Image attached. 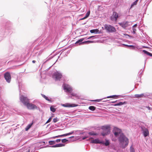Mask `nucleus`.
Instances as JSON below:
<instances>
[{
    "label": "nucleus",
    "mask_w": 152,
    "mask_h": 152,
    "mask_svg": "<svg viewBox=\"0 0 152 152\" xmlns=\"http://www.w3.org/2000/svg\"><path fill=\"white\" fill-rule=\"evenodd\" d=\"M118 140L119 143L123 148H125L127 146L129 142V139L124 133H121L118 138Z\"/></svg>",
    "instance_id": "f257e3e1"
},
{
    "label": "nucleus",
    "mask_w": 152,
    "mask_h": 152,
    "mask_svg": "<svg viewBox=\"0 0 152 152\" xmlns=\"http://www.w3.org/2000/svg\"><path fill=\"white\" fill-rule=\"evenodd\" d=\"M56 35V32H51L49 36L47 38L45 41V44H52L55 40L54 38Z\"/></svg>",
    "instance_id": "f03ea898"
},
{
    "label": "nucleus",
    "mask_w": 152,
    "mask_h": 152,
    "mask_svg": "<svg viewBox=\"0 0 152 152\" xmlns=\"http://www.w3.org/2000/svg\"><path fill=\"white\" fill-rule=\"evenodd\" d=\"M101 129L103 130L101 134L103 136L109 134L110 132V126L109 125H105L102 126Z\"/></svg>",
    "instance_id": "7ed1b4c3"
},
{
    "label": "nucleus",
    "mask_w": 152,
    "mask_h": 152,
    "mask_svg": "<svg viewBox=\"0 0 152 152\" xmlns=\"http://www.w3.org/2000/svg\"><path fill=\"white\" fill-rule=\"evenodd\" d=\"M104 28L107 32L113 33L116 31V29L115 27L110 25H105Z\"/></svg>",
    "instance_id": "20e7f679"
},
{
    "label": "nucleus",
    "mask_w": 152,
    "mask_h": 152,
    "mask_svg": "<svg viewBox=\"0 0 152 152\" xmlns=\"http://www.w3.org/2000/svg\"><path fill=\"white\" fill-rule=\"evenodd\" d=\"M20 101L26 106L28 105L29 102V99L23 95L20 96Z\"/></svg>",
    "instance_id": "39448f33"
},
{
    "label": "nucleus",
    "mask_w": 152,
    "mask_h": 152,
    "mask_svg": "<svg viewBox=\"0 0 152 152\" xmlns=\"http://www.w3.org/2000/svg\"><path fill=\"white\" fill-rule=\"evenodd\" d=\"M120 16L115 11H113L112 15L110 17V19L113 21L116 22Z\"/></svg>",
    "instance_id": "423d86ee"
},
{
    "label": "nucleus",
    "mask_w": 152,
    "mask_h": 152,
    "mask_svg": "<svg viewBox=\"0 0 152 152\" xmlns=\"http://www.w3.org/2000/svg\"><path fill=\"white\" fill-rule=\"evenodd\" d=\"M63 86L64 90L66 93H71L72 92V89L70 85L67 84H64Z\"/></svg>",
    "instance_id": "0eeeda50"
},
{
    "label": "nucleus",
    "mask_w": 152,
    "mask_h": 152,
    "mask_svg": "<svg viewBox=\"0 0 152 152\" xmlns=\"http://www.w3.org/2000/svg\"><path fill=\"white\" fill-rule=\"evenodd\" d=\"M83 39H81L77 41L75 43V44L77 45H80L85 43H90L94 42L93 41L88 40L86 41L83 42Z\"/></svg>",
    "instance_id": "6e6552de"
},
{
    "label": "nucleus",
    "mask_w": 152,
    "mask_h": 152,
    "mask_svg": "<svg viewBox=\"0 0 152 152\" xmlns=\"http://www.w3.org/2000/svg\"><path fill=\"white\" fill-rule=\"evenodd\" d=\"M62 74L58 72H55L53 76V78L55 79L56 81L59 80L62 77Z\"/></svg>",
    "instance_id": "1a4fd4ad"
},
{
    "label": "nucleus",
    "mask_w": 152,
    "mask_h": 152,
    "mask_svg": "<svg viewBox=\"0 0 152 152\" xmlns=\"http://www.w3.org/2000/svg\"><path fill=\"white\" fill-rule=\"evenodd\" d=\"M113 133L116 137H118L121 133H123L122 132L121 130L117 128H114Z\"/></svg>",
    "instance_id": "9d476101"
},
{
    "label": "nucleus",
    "mask_w": 152,
    "mask_h": 152,
    "mask_svg": "<svg viewBox=\"0 0 152 152\" xmlns=\"http://www.w3.org/2000/svg\"><path fill=\"white\" fill-rule=\"evenodd\" d=\"M28 108L31 110H34L36 109L37 110H39V107H37L36 105L32 104L30 103L29 102L28 104V105H26Z\"/></svg>",
    "instance_id": "9b49d317"
},
{
    "label": "nucleus",
    "mask_w": 152,
    "mask_h": 152,
    "mask_svg": "<svg viewBox=\"0 0 152 152\" xmlns=\"http://www.w3.org/2000/svg\"><path fill=\"white\" fill-rule=\"evenodd\" d=\"M129 23H130L128 21H123L119 23L118 24L122 28L126 29L129 25Z\"/></svg>",
    "instance_id": "f8f14e48"
},
{
    "label": "nucleus",
    "mask_w": 152,
    "mask_h": 152,
    "mask_svg": "<svg viewBox=\"0 0 152 152\" xmlns=\"http://www.w3.org/2000/svg\"><path fill=\"white\" fill-rule=\"evenodd\" d=\"M4 76L6 81L8 83H10V82L11 78L10 73L8 72H6L4 74Z\"/></svg>",
    "instance_id": "ddd939ff"
},
{
    "label": "nucleus",
    "mask_w": 152,
    "mask_h": 152,
    "mask_svg": "<svg viewBox=\"0 0 152 152\" xmlns=\"http://www.w3.org/2000/svg\"><path fill=\"white\" fill-rule=\"evenodd\" d=\"M80 96L78 94L74 93H72L71 94L70 96L69 97L72 99H73L74 100H76L79 99Z\"/></svg>",
    "instance_id": "4468645a"
},
{
    "label": "nucleus",
    "mask_w": 152,
    "mask_h": 152,
    "mask_svg": "<svg viewBox=\"0 0 152 152\" xmlns=\"http://www.w3.org/2000/svg\"><path fill=\"white\" fill-rule=\"evenodd\" d=\"M62 106L65 107H74L77 106V105L74 104L66 103L61 104Z\"/></svg>",
    "instance_id": "2eb2a0df"
},
{
    "label": "nucleus",
    "mask_w": 152,
    "mask_h": 152,
    "mask_svg": "<svg viewBox=\"0 0 152 152\" xmlns=\"http://www.w3.org/2000/svg\"><path fill=\"white\" fill-rule=\"evenodd\" d=\"M54 56H52V55L51 54L49 56L47 57L46 59L45 60H44L42 61L43 64H44L45 63H46L47 62L49 61V60L52 59L53 57Z\"/></svg>",
    "instance_id": "dca6fc26"
},
{
    "label": "nucleus",
    "mask_w": 152,
    "mask_h": 152,
    "mask_svg": "<svg viewBox=\"0 0 152 152\" xmlns=\"http://www.w3.org/2000/svg\"><path fill=\"white\" fill-rule=\"evenodd\" d=\"M65 146V144L63 143H60L58 144H57L55 145H53L51 146V147L52 148H56V147H61L64 146Z\"/></svg>",
    "instance_id": "f3484780"
},
{
    "label": "nucleus",
    "mask_w": 152,
    "mask_h": 152,
    "mask_svg": "<svg viewBox=\"0 0 152 152\" xmlns=\"http://www.w3.org/2000/svg\"><path fill=\"white\" fill-rule=\"evenodd\" d=\"M149 132L147 129H145L143 132V134L144 137H146L149 135Z\"/></svg>",
    "instance_id": "a211bd4d"
},
{
    "label": "nucleus",
    "mask_w": 152,
    "mask_h": 152,
    "mask_svg": "<svg viewBox=\"0 0 152 152\" xmlns=\"http://www.w3.org/2000/svg\"><path fill=\"white\" fill-rule=\"evenodd\" d=\"M90 32L91 33L99 34V31L98 29H94L90 30Z\"/></svg>",
    "instance_id": "6ab92c4d"
},
{
    "label": "nucleus",
    "mask_w": 152,
    "mask_h": 152,
    "mask_svg": "<svg viewBox=\"0 0 152 152\" xmlns=\"http://www.w3.org/2000/svg\"><path fill=\"white\" fill-rule=\"evenodd\" d=\"M100 140L98 139H95L91 140V143L99 144Z\"/></svg>",
    "instance_id": "aec40b11"
},
{
    "label": "nucleus",
    "mask_w": 152,
    "mask_h": 152,
    "mask_svg": "<svg viewBox=\"0 0 152 152\" xmlns=\"http://www.w3.org/2000/svg\"><path fill=\"white\" fill-rule=\"evenodd\" d=\"M8 29H5V30L4 28L1 31V30L0 31V32H1V34H2V35L4 34V33L5 34H7V33H8Z\"/></svg>",
    "instance_id": "412c9836"
},
{
    "label": "nucleus",
    "mask_w": 152,
    "mask_h": 152,
    "mask_svg": "<svg viewBox=\"0 0 152 152\" xmlns=\"http://www.w3.org/2000/svg\"><path fill=\"white\" fill-rule=\"evenodd\" d=\"M144 96H144V94H135L134 97L135 98H140Z\"/></svg>",
    "instance_id": "4be33fe9"
},
{
    "label": "nucleus",
    "mask_w": 152,
    "mask_h": 152,
    "mask_svg": "<svg viewBox=\"0 0 152 152\" xmlns=\"http://www.w3.org/2000/svg\"><path fill=\"white\" fill-rule=\"evenodd\" d=\"M142 52H143L144 53L152 57V53L149 52L145 50H142Z\"/></svg>",
    "instance_id": "5701e85b"
},
{
    "label": "nucleus",
    "mask_w": 152,
    "mask_h": 152,
    "mask_svg": "<svg viewBox=\"0 0 152 152\" xmlns=\"http://www.w3.org/2000/svg\"><path fill=\"white\" fill-rule=\"evenodd\" d=\"M129 48L131 50H135L136 49H138V48L134 45H129V47L128 48Z\"/></svg>",
    "instance_id": "b1692460"
},
{
    "label": "nucleus",
    "mask_w": 152,
    "mask_h": 152,
    "mask_svg": "<svg viewBox=\"0 0 152 152\" xmlns=\"http://www.w3.org/2000/svg\"><path fill=\"white\" fill-rule=\"evenodd\" d=\"M119 96L121 97H123L124 96H120V95H113L112 96H108L107 97V98H115L116 97H118V96Z\"/></svg>",
    "instance_id": "393cba45"
},
{
    "label": "nucleus",
    "mask_w": 152,
    "mask_h": 152,
    "mask_svg": "<svg viewBox=\"0 0 152 152\" xmlns=\"http://www.w3.org/2000/svg\"><path fill=\"white\" fill-rule=\"evenodd\" d=\"M42 94V97H43L46 100H47L50 102H51V100L50 99H49L48 98V97L47 96H46L44 94Z\"/></svg>",
    "instance_id": "a878e982"
},
{
    "label": "nucleus",
    "mask_w": 152,
    "mask_h": 152,
    "mask_svg": "<svg viewBox=\"0 0 152 152\" xmlns=\"http://www.w3.org/2000/svg\"><path fill=\"white\" fill-rule=\"evenodd\" d=\"M96 109V107L94 106H91L89 107L88 109L94 111Z\"/></svg>",
    "instance_id": "bb28decb"
},
{
    "label": "nucleus",
    "mask_w": 152,
    "mask_h": 152,
    "mask_svg": "<svg viewBox=\"0 0 152 152\" xmlns=\"http://www.w3.org/2000/svg\"><path fill=\"white\" fill-rule=\"evenodd\" d=\"M110 142L109 140L105 139V142L104 143V145L106 146H108L110 144Z\"/></svg>",
    "instance_id": "cd10ccee"
},
{
    "label": "nucleus",
    "mask_w": 152,
    "mask_h": 152,
    "mask_svg": "<svg viewBox=\"0 0 152 152\" xmlns=\"http://www.w3.org/2000/svg\"><path fill=\"white\" fill-rule=\"evenodd\" d=\"M32 124L33 123H31L28 125L26 128L25 130L26 131H28L31 127Z\"/></svg>",
    "instance_id": "c85d7f7f"
},
{
    "label": "nucleus",
    "mask_w": 152,
    "mask_h": 152,
    "mask_svg": "<svg viewBox=\"0 0 152 152\" xmlns=\"http://www.w3.org/2000/svg\"><path fill=\"white\" fill-rule=\"evenodd\" d=\"M127 102L126 101H124L123 102H119L117 103L118 106H120L122 105L125 104H126Z\"/></svg>",
    "instance_id": "c756f323"
},
{
    "label": "nucleus",
    "mask_w": 152,
    "mask_h": 152,
    "mask_svg": "<svg viewBox=\"0 0 152 152\" xmlns=\"http://www.w3.org/2000/svg\"><path fill=\"white\" fill-rule=\"evenodd\" d=\"M139 0H136L135 1L133 2L131 5V8H132L134 6L136 5L138 1Z\"/></svg>",
    "instance_id": "7c9ffc66"
},
{
    "label": "nucleus",
    "mask_w": 152,
    "mask_h": 152,
    "mask_svg": "<svg viewBox=\"0 0 152 152\" xmlns=\"http://www.w3.org/2000/svg\"><path fill=\"white\" fill-rule=\"evenodd\" d=\"M50 110L52 111L53 113H54L56 111V109L53 106H51L50 107Z\"/></svg>",
    "instance_id": "2f4dec72"
},
{
    "label": "nucleus",
    "mask_w": 152,
    "mask_h": 152,
    "mask_svg": "<svg viewBox=\"0 0 152 152\" xmlns=\"http://www.w3.org/2000/svg\"><path fill=\"white\" fill-rule=\"evenodd\" d=\"M129 150L130 152H135V150L132 145L130 147Z\"/></svg>",
    "instance_id": "473e14b6"
},
{
    "label": "nucleus",
    "mask_w": 152,
    "mask_h": 152,
    "mask_svg": "<svg viewBox=\"0 0 152 152\" xmlns=\"http://www.w3.org/2000/svg\"><path fill=\"white\" fill-rule=\"evenodd\" d=\"M143 70H141L140 71V72H139V75H138V76L139 78H141V77L142 74V73H143Z\"/></svg>",
    "instance_id": "72a5a7b5"
},
{
    "label": "nucleus",
    "mask_w": 152,
    "mask_h": 152,
    "mask_svg": "<svg viewBox=\"0 0 152 152\" xmlns=\"http://www.w3.org/2000/svg\"><path fill=\"white\" fill-rule=\"evenodd\" d=\"M55 143V141L51 140L49 142V143L50 145H53Z\"/></svg>",
    "instance_id": "f704fd0d"
},
{
    "label": "nucleus",
    "mask_w": 152,
    "mask_h": 152,
    "mask_svg": "<svg viewBox=\"0 0 152 152\" xmlns=\"http://www.w3.org/2000/svg\"><path fill=\"white\" fill-rule=\"evenodd\" d=\"M88 134L90 135H96V134L94 132H90L88 133Z\"/></svg>",
    "instance_id": "c9c22d12"
},
{
    "label": "nucleus",
    "mask_w": 152,
    "mask_h": 152,
    "mask_svg": "<svg viewBox=\"0 0 152 152\" xmlns=\"http://www.w3.org/2000/svg\"><path fill=\"white\" fill-rule=\"evenodd\" d=\"M75 133H76L77 134H83L84 133L81 132V131L80 130H76L75 131Z\"/></svg>",
    "instance_id": "e433bc0d"
},
{
    "label": "nucleus",
    "mask_w": 152,
    "mask_h": 152,
    "mask_svg": "<svg viewBox=\"0 0 152 152\" xmlns=\"http://www.w3.org/2000/svg\"><path fill=\"white\" fill-rule=\"evenodd\" d=\"M90 12L89 11L87 12L86 14V16H85L86 18H87L90 15Z\"/></svg>",
    "instance_id": "4c0bfd02"
},
{
    "label": "nucleus",
    "mask_w": 152,
    "mask_h": 152,
    "mask_svg": "<svg viewBox=\"0 0 152 152\" xmlns=\"http://www.w3.org/2000/svg\"><path fill=\"white\" fill-rule=\"evenodd\" d=\"M61 142L63 143H66L69 140H68L66 139V138L64 139H63L61 140Z\"/></svg>",
    "instance_id": "58836bf2"
},
{
    "label": "nucleus",
    "mask_w": 152,
    "mask_h": 152,
    "mask_svg": "<svg viewBox=\"0 0 152 152\" xmlns=\"http://www.w3.org/2000/svg\"><path fill=\"white\" fill-rule=\"evenodd\" d=\"M75 132V131H72L70 132H69L68 133H66L67 136L69 135H71L73 133H74Z\"/></svg>",
    "instance_id": "ea45409f"
},
{
    "label": "nucleus",
    "mask_w": 152,
    "mask_h": 152,
    "mask_svg": "<svg viewBox=\"0 0 152 152\" xmlns=\"http://www.w3.org/2000/svg\"><path fill=\"white\" fill-rule=\"evenodd\" d=\"M59 121V119L58 118H54L53 119V121L54 123H56L58 122Z\"/></svg>",
    "instance_id": "a19ab883"
},
{
    "label": "nucleus",
    "mask_w": 152,
    "mask_h": 152,
    "mask_svg": "<svg viewBox=\"0 0 152 152\" xmlns=\"http://www.w3.org/2000/svg\"><path fill=\"white\" fill-rule=\"evenodd\" d=\"M103 99H97L94 100H92L91 101L95 102H99L101 100H102Z\"/></svg>",
    "instance_id": "79ce46f5"
},
{
    "label": "nucleus",
    "mask_w": 152,
    "mask_h": 152,
    "mask_svg": "<svg viewBox=\"0 0 152 152\" xmlns=\"http://www.w3.org/2000/svg\"><path fill=\"white\" fill-rule=\"evenodd\" d=\"M52 116H51V117H50L49 118V119L48 120V121H47L46 123V124L48 123H49V122H50L51 121L52 119Z\"/></svg>",
    "instance_id": "37998d69"
},
{
    "label": "nucleus",
    "mask_w": 152,
    "mask_h": 152,
    "mask_svg": "<svg viewBox=\"0 0 152 152\" xmlns=\"http://www.w3.org/2000/svg\"><path fill=\"white\" fill-rule=\"evenodd\" d=\"M132 33L134 34H135L136 33V29H135V28H132Z\"/></svg>",
    "instance_id": "c03bdc74"
},
{
    "label": "nucleus",
    "mask_w": 152,
    "mask_h": 152,
    "mask_svg": "<svg viewBox=\"0 0 152 152\" xmlns=\"http://www.w3.org/2000/svg\"><path fill=\"white\" fill-rule=\"evenodd\" d=\"M66 136H67L66 133L64 134H63L62 135H59L60 137H65Z\"/></svg>",
    "instance_id": "a18cd8bd"
},
{
    "label": "nucleus",
    "mask_w": 152,
    "mask_h": 152,
    "mask_svg": "<svg viewBox=\"0 0 152 152\" xmlns=\"http://www.w3.org/2000/svg\"><path fill=\"white\" fill-rule=\"evenodd\" d=\"M146 108H147L148 110H152V108L149 107V106H146Z\"/></svg>",
    "instance_id": "49530a36"
},
{
    "label": "nucleus",
    "mask_w": 152,
    "mask_h": 152,
    "mask_svg": "<svg viewBox=\"0 0 152 152\" xmlns=\"http://www.w3.org/2000/svg\"><path fill=\"white\" fill-rule=\"evenodd\" d=\"M96 36L95 35V36H90V37H89L88 38H87V39H90L91 38L95 37Z\"/></svg>",
    "instance_id": "de8ad7c7"
},
{
    "label": "nucleus",
    "mask_w": 152,
    "mask_h": 152,
    "mask_svg": "<svg viewBox=\"0 0 152 152\" xmlns=\"http://www.w3.org/2000/svg\"><path fill=\"white\" fill-rule=\"evenodd\" d=\"M88 136H85L83 137L82 138L83 140H84L87 138H88Z\"/></svg>",
    "instance_id": "09e8293b"
},
{
    "label": "nucleus",
    "mask_w": 152,
    "mask_h": 152,
    "mask_svg": "<svg viewBox=\"0 0 152 152\" xmlns=\"http://www.w3.org/2000/svg\"><path fill=\"white\" fill-rule=\"evenodd\" d=\"M104 143H105V142L104 141H101L100 140L99 144H103L104 145Z\"/></svg>",
    "instance_id": "8fccbe9b"
},
{
    "label": "nucleus",
    "mask_w": 152,
    "mask_h": 152,
    "mask_svg": "<svg viewBox=\"0 0 152 152\" xmlns=\"http://www.w3.org/2000/svg\"><path fill=\"white\" fill-rule=\"evenodd\" d=\"M137 24H134V25L132 27V28H135L136 27H137Z\"/></svg>",
    "instance_id": "3c124183"
},
{
    "label": "nucleus",
    "mask_w": 152,
    "mask_h": 152,
    "mask_svg": "<svg viewBox=\"0 0 152 152\" xmlns=\"http://www.w3.org/2000/svg\"><path fill=\"white\" fill-rule=\"evenodd\" d=\"M61 141V139H57L55 141V142H60Z\"/></svg>",
    "instance_id": "603ef678"
},
{
    "label": "nucleus",
    "mask_w": 152,
    "mask_h": 152,
    "mask_svg": "<svg viewBox=\"0 0 152 152\" xmlns=\"http://www.w3.org/2000/svg\"><path fill=\"white\" fill-rule=\"evenodd\" d=\"M123 45L124 46L126 47H128V48L129 47V45H126V44H123Z\"/></svg>",
    "instance_id": "864d4df0"
},
{
    "label": "nucleus",
    "mask_w": 152,
    "mask_h": 152,
    "mask_svg": "<svg viewBox=\"0 0 152 152\" xmlns=\"http://www.w3.org/2000/svg\"><path fill=\"white\" fill-rule=\"evenodd\" d=\"M59 137H60L59 135L54 137H53L52 138H59Z\"/></svg>",
    "instance_id": "5fc2aeb1"
},
{
    "label": "nucleus",
    "mask_w": 152,
    "mask_h": 152,
    "mask_svg": "<svg viewBox=\"0 0 152 152\" xmlns=\"http://www.w3.org/2000/svg\"><path fill=\"white\" fill-rule=\"evenodd\" d=\"M86 18L85 17H83V18H82L80 19V20H84Z\"/></svg>",
    "instance_id": "6e6d98bb"
},
{
    "label": "nucleus",
    "mask_w": 152,
    "mask_h": 152,
    "mask_svg": "<svg viewBox=\"0 0 152 152\" xmlns=\"http://www.w3.org/2000/svg\"><path fill=\"white\" fill-rule=\"evenodd\" d=\"M34 103H35L36 102H37V103H40L38 101H36V100H35V101L34 100Z\"/></svg>",
    "instance_id": "4d7b16f0"
},
{
    "label": "nucleus",
    "mask_w": 152,
    "mask_h": 152,
    "mask_svg": "<svg viewBox=\"0 0 152 152\" xmlns=\"http://www.w3.org/2000/svg\"><path fill=\"white\" fill-rule=\"evenodd\" d=\"M113 105L114 106H118V104H117V103H116V104H114Z\"/></svg>",
    "instance_id": "13d9d810"
},
{
    "label": "nucleus",
    "mask_w": 152,
    "mask_h": 152,
    "mask_svg": "<svg viewBox=\"0 0 152 152\" xmlns=\"http://www.w3.org/2000/svg\"><path fill=\"white\" fill-rule=\"evenodd\" d=\"M74 136H71V137H69V139L72 138H74Z\"/></svg>",
    "instance_id": "bf43d9fd"
},
{
    "label": "nucleus",
    "mask_w": 152,
    "mask_h": 152,
    "mask_svg": "<svg viewBox=\"0 0 152 152\" xmlns=\"http://www.w3.org/2000/svg\"><path fill=\"white\" fill-rule=\"evenodd\" d=\"M36 61H35V60H33L32 61V62L33 63H35L36 62Z\"/></svg>",
    "instance_id": "052dcab7"
},
{
    "label": "nucleus",
    "mask_w": 152,
    "mask_h": 152,
    "mask_svg": "<svg viewBox=\"0 0 152 152\" xmlns=\"http://www.w3.org/2000/svg\"><path fill=\"white\" fill-rule=\"evenodd\" d=\"M146 60H145V65H144V68H145V64H146Z\"/></svg>",
    "instance_id": "680f3d73"
},
{
    "label": "nucleus",
    "mask_w": 152,
    "mask_h": 152,
    "mask_svg": "<svg viewBox=\"0 0 152 152\" xmlns=\"http://www.w3.org/2000/svg\"><path fill=\"white\" fill-rule=\"evenodd\" d=\"M110 102V103H115V102H114V101H113V102Z\"/></svg>",
    "instance_id": "e2e57ef3"
},
{
    "label": "nucleus",
    "mask_w": 152,
    "mask_h": 152,
    "mask_svg": "<svg viewBox=\"0 0 152 152\" xmlns=\"http://www.w3.org/2000/svg\"><path fill=\"white\" fill-rule=\"evenodd\" d=\"M86 22L85 23H83V24H86Z\"/></svg>",
    "instance_id": "0e129e2a"
},
{
    "label": "nucleus",
    "mask_w": 152,
    "mask_h": 152,
    "mask_svg": "<svg viewBox=\"0 0 152 152\" xmlns=\"http://www.w3.org/2000/svg\"><path fill=\"white\" fill-rule=\"evenodd\" d=\"M117 100H116V101H114V102L115 103V102H117Z\"/></svg>",
    "instance_id": "69168bd1"
},
{
    "label": "nucleus",
    "mask_w": 152,
    "mask_h": 152,
    "mask_svg": "<svg viewBox=\"0 0 152 152\" xmlns=\"http://www.w3.org/2000/svg\"><path fill=\"white\" fill-rule=\"evenodd\" d=\"M8 24V23H6V26H7V25Z\"/></svg>",
    "instance_id": "338daca9"
}]
</instances>
